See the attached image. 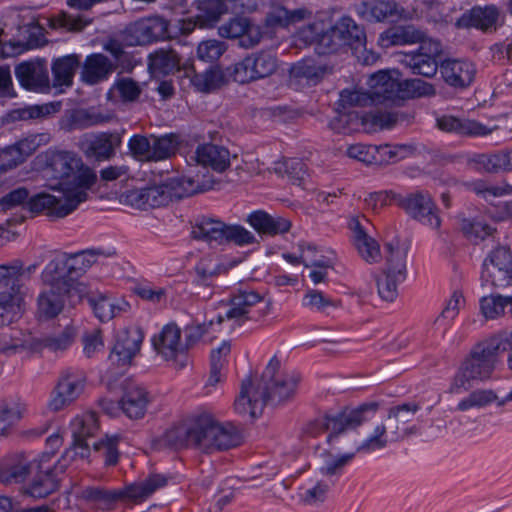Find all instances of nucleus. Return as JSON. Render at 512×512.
I'll return each instance as SVG.
<instances>
[{"mask_svg": "<svg viewBox=\"0 0 512 512\" xmlns=\"http://www.w3.org/2000/svg\"><path fill=\"white\" fill-rule=\"evenodd\" d=\"M229 156L227 148L212 143L201 144L195 151V160L198 164L220 173L230 166Z\"/></svg>", "mask_w": 512, "mask_h": 512, "instance_id": "obj_35", "label": "nucleus"}, {"mask_svg": "<svg viewBox=\"0 0 512 512\" xmlns=\"http://www.w3.org/2000/svg\"><path fill=\"white\" fill-rule=\"evenodd\" d=\"M201 415L196 416L191 425L177 424L168 428L160 438L161 443L174 450L186 448L190 445L199 446L201 444Z\"/></svg>", "mask_w": 512, "mask_h": 512, "instance_id": "obj_23", "label": "nucleus"}, {"mask_svg": "<svg viewBox=\"0 0 512 512\" xmlns=\"http://www.w3.org/2000/svg\"><path fill=\"white\" fill-rule=\"evenodd\" d=\"M86 377L82 373L67 372L62 375L51 393L50 410L60 411L73 403L83 392Z\"/></svg>", "mask_w": 512, "mask_h": 512, "instance_id": "obj_20", "label": "nucleus"}, {"mask_svg": "<svg viewBox=\"0 0 512 512\" xmlns=\"http://www.w3.org/2000/svg\"><path fill=\"white\" fill-rule=\"evenodd\" d=\"M115 63L103 53H91L81 63L80 80L87 85L107 81L115 71Z\"/></svg>", "mask_w": 512, "mask_h": 512, "instance_id": "obj_29", "label": "nucleus"}, {"mask_svg": "<svg viewBox=\"0 0 512 512\" xmlns=\"http://www.w3.org/2000/svg\"><path fill=\"white\" fill-rule=\"evenodd\" d=\"M98 429L99 424L94 413H89L87 415H83L82 417H76L72 421L73 441L71 443L70 449L65 451L63 461L58 460L52 467L48 466L46 470H51L53 476L59 478V474L65 473L68 467V463L65 458L69 456L71 452H73L71 459H73L75 456H79L80 458L88 457L90 455V447L87 439L94 436Z\"/></svg>", "mask_w": 512, "mask_h": 512, "instance_id": "obj_9", "label": "nucleus"}, {"mask_svg": "<svg viewBox=\"0 0 512 512\" xmlns=\"http://www.w3.org/2000/svg\"><path fill=\"white\" fill-rule=\"evenodd\" d=\"M403 74L397 78L392 103L399 104L401 101L413 98L435 95V88L432 84L421 79H403Z\"/></svg>", "mask_w": 512, "mask_h": 512, "instance_id": "obj_36", "label": "nucleus"}, {"mask_svg": "<svg viewBox=\"0 0 512 512\" xmlns=\"http://www.w3.org/2000/svg\"><path fill=\"white\" fill-rule=\"evenodd\" d=\"M250 19L244 16H235L227 23L219 28L221 36L231 39H238L242 37L243 33L248 29Z\"/></svg>", "mask_w": 512, "mask_h": 512, "instance_id": "obj_63", "label": "nucleus"}, {"mask_svg": "<svg viewBox=\"0 0 512 512\" xmlns=\"http://www.w3.org/2000/svg\"><path fill=\"white\" fill-rule=\"evenodd\" d=\"M361 17L368 22H397L407 19L406 10L395 0H367L360 5Z\"/></svg>", "mask_w": 512, "mask_h": 512, "instance_id": "obj_26", "label": "nucleus"}, {"mask_svg": "<svg viewBox=\"0 0 512 512\" xmlns=\"http://www.w3.org/2000/svg\"><path fill=\"white\" fill-rule=\"evenodd\" d=\"M278 69V59L271 51L260 50L246 55L244 58L226 68L233 81L248 84L273 75Z\"/></svg>", "mask_w": 512, "mask_h": 512, "instance_id": "obj_8", "label": "nucleus"}, {"mask_svg": "<svg viewBox=\"0 0 512 512\" xmlns=\"http://www.w3.org/2000/svg\"><path fill=\"white\" fill-rule=\"evenodd\" d=\"M401 76L398 69L379 70L371 76L374 93L382 98V101L392 102L397 78Z\"/></svg>", "mask_w": 512, "mask_h": 512, "instance_id": "obj_49", "label": "nucleus"}, {"mask_svg": "<svg viewBox=\"0 0 512 512\" xmlns=\"http://www.w3.org/2000/svg\"><path fill=\"white\" fill-rule=\"evenodd\" d=\"M460 228L464 236L474 243L486 239L495 230L485 221L478 218H464Z\"/></svg>", "mask_w": 512, "mask_h": 512, "instance_id": "obj_55", "label": "nucleus"}, {"mask_svg": "<svg viewBox=\"0 0 512 512\" xmlns=\"http://www.w3.org/2000/svg\"><path fill=\"white\" fill-rule=\"evenodd\" d=\"M354 246L359 255L367 263H377L381 259V251L379 243L367 234L365 228L357 223L354 231Z\"/></svg>", "mask_w": 512, "mask_h": 512, "instance_id": "obj_46", "label": "nucleus"}, {"mask_svg": "<svg viewBox=\"0 0 512 512\" xmlns=\"http://www.w3.org/2000/svg\"><path fill=\"white\" fill-rule=\"evenodd\" d=\"M20 404L15 401H3L0 406V437L8 434L10 428L21 419Z\"/></svg>", "mask_w": 512, "mask_h": 512, "instance_id": "obj_59", "label": "nucleus"}, {"mask_svg": "<svg viewBox=\"0 0 512 512\" xmlns=\"http://www.w3.org/2000/svg\"><path fill=\"white\" fill-rule=\"evenodd\" d=\"M15 76L19 84L28 91L49 92L50 79L45 58H35L16 65Z\"/></svg>", "mask_w": 512, "mask_h": 512, "instance_id": "obj_18", "label": "nucleus"}, {"mask_svg": "<svg viewBox=\"0 0 512 512\" xmlns=\"http://www.w3.org/2000/svg\"><path fill=\"white\" fill-rule=\"evenodd\" d=\"M151 343L157 354L166 361L176 362L178 357L184 358L181 329L174 322L164 325L158 334L153 335Z\"/></svg>", "mask_w": 512, "mask_h": 512, "instance_id": "obj_27", "label": "nucleus"}, {"mask_svg": "<svg viewBox=\"0 0 512 512\" xmlns=\"http://www.w3.org/2000/svg\"><path fill=\"white\" fill-rule=\"evenodd\" d=\"M225 50L226 45L224 42L215 39H209L202 41L198 45L197 55L200 60L213 63L221 57Z\"/></svg>", "mask_w": 512, "mask_h": 512, "instance_id": "obj_62", "label": "nucleus"}, {"mask_svg": "<svg viewBox=\"0 0 512 512\" xmlns=\"http://www.w3.org/2000/svg\"><path fill=\"white\" fill-rule=\"evenodd\" d=\"M62 104L60 101H53L44 104L29 105L23 108L10 110L4 117L7 123L22 120L39 119L47 117L60 111Z\"/></svg>", "mask_w": 512, "mask_h": 512, "instance_id": "obj_42", "label": "nucleus"}, {"mask_svg": "<svg viewBox=\"0 0 512 512\" xmlns=\"http://www.w3.org/2000/svg\"><path fill=\"white\" fill-rule=\"evenodd\" d=\"M386 253V269L384 274L377 279L379 296L392 302L398 295V284L406 278L407 249L400 246V239L394 237L384 244Z\"/></svg>", "mask_w": 512, "mask_h": 512, "instance_id": "obj_7", "label": "nucleus"}, {"mask_svg": "<svg viewBox=\"0 0 512 512\" xmlns=\"http://www.w3.org/2000/svg\"><path fill=\"white\" fill-rule=\"evenodd\" d=\"M398 207L422 225L432 229H439L441 226L439 209L427 191L400 194Z\"/></svg>", "mask_w": 512, "mask_h": 512, "instance_id": "obj_13", "label": "nucleus"}, {"mask_svg": "<svg viewBox=\"0 0 512 512\" xmlns=\"http://www.w3.org/2000/svg\"><path fill=\"white\" fill-rule=\"evenodd\" d=\"M437 124L442 131L465 137H483L492 132V129L479 121L452 115H444L438 118Z\"/></svg>", "mask_w": 512, "mask_h": 512, "instance_id": "obj_33", "label": "nucleus"}, {"mask_svg": "<svg viewBox=\"0 0 512 512\" xmlns=\"http://www.w3.org/2000/svg\"><path fill=\"white\" fill-rule=\"evenodd\" d=\"M201 427V444L207 441L219 451L238 447L243 442V436L234 424H220L209 414H201Z\"/></svg>", "mask_w": 512, "mask_h": 512, "instance_id": "obj_15", "label": "nucleus"}, {"mask_svg": "<svg viewBox=\"0 0 512 512\" xmlns=\"http://www.w3.org/2000/svg\"><path fill=\"white\" fill-rule=\"evenodd\" d=\"M88 198L87 192H76L65 196V200L55 197L54 195L46 192L37 193L25 203V209L28 210L32 216L44 214L50 219H60L68 216L78 205Z\"/></svg>", "mask_w": 512, "mask_h": 512, "instance_id": "obj_11", "label": "nucleus"}, {"mask_svg": "<svg viewBox=\"0 0 512 512\" xmlns=\"http://www.w3.org/2000/svg\"><path fill=\"white\" fill-rule=\"evenodd\" d=\"M479 169L489 173L512 171V150H502L492 154H479L474 159Z\"/></svg>", "mask_w": 512, "mask_h": 512, "instance_id": "obj_48", "label": "nucleus"}, {"mask_svg": "<svg viewBox=\"0 0 512 512\" xmlns=\"http://www.w3.org/2000/svg\"><path fill=\"white\" fill-rule=\"evenodd\" d=\"M60 487V479L54 477L51 470L40 472L37 470L32 481L25 488V494L33 498H45Z\"/></svg>", "mask_w": 512, "mask_h": 512, "instance_id": "obj_47", "label": "nucleus"}, {"mask_svg": "<svg viewBox=\"0 0 512 512\" xmlns=\"http://www.w3.org/2000/svg\"><path fill=\"white\" fill-rule=\"evenodd\" d=\"M181 57L174 49H158L149 55V68L162 75L180 71Z\"/></svg>", "mask_w": 512, "mask_h": 512, "instance_id": "obj_45", "label": "nucleus"}, {"mask_svg": "<svg viewBox=\"0 0 512 512\" xmlns=\"http://www.w3.org/2000/svg\"><path fill=\"white\" fill-rule=\"evenodd\" d=\"M509 303H511L510 298L501 295L484 296L480 299V309L487 319H495L504 313Z\"/></svg>", "mask_w": 512, "mask_h": 512, "instance_id": "obj_60", "label": "nucleus"}, {"mask_svg": "<svg viewBox=\"0 0 512 512\" xmlns=\"http://www.w3.org/2000/svg\"><path fill=\"white\" fill-rule=\"evenodd\" d=\"M46 44L47 40L41 32H30L25 42L20 40H10L3 43L0 50V57L3 59L13 57L25 51L43 47Z\"/></svg>", "mask_w": 512, "mask_h": 512, "instance_id": "obj_51", "label": "nucleus"}, {"mask_svg": "<svg viewBox=\"0 0 512 512\" xmlns=\"http://www.w3.org/2000/svg\"><path fill=\"white\" fill-rule=\"evenodd\" d=\"M86 300L95 317L101 322H107L116 316V305L109 297L102 294H92L88 295Z\"/></svg>", "mask_w": 512, "mask_h": 512, "instance_id": "obj_58", "label": "nucleus"}, {"mask_svg": "<svg viewBox=\"0 0 512 512\" xmlns=\"http://www.w3.org/2000/svg\"><path fill=\"white\" fill-rule=\"evenodd\" d=\"M127 485L122 489H105L102 487H87L82 492V497L87 502H93L102 506L103 509L110 510L119 501L129 500Z\"/></svg>", "mask_w": 512, "mask_h": 512, "instance_id": "obj_40", "label": "nucleus"}, {"mask_svg": "<svg viewBox=\"0 0 512 512\" xmlns=\"http://www.w3.org/2000/svg\"><path fill=\"white\" fill-rule=\"evenodd\" d=\"M195 281L198 284L210 285L212 280L219 275L220 265L214 263L211 259L201 258L195 265Z\"/></svg>", "mask_w": 512, "mask_h": 512, "instance_id": "obj_61", "label": "nucleus"}, {"mask_svg": "<svg viewBox=\"0 0 512 512\" xmlns=\"http://www.w3.org/2000/svg\"><path fill=\"white\" fill-rule=\"evenodd\" d=\"M501 354V336H493L473 346L454 375L450 391L461 393L472 387L473 381L491 377Z\"/></svg>", "mask_w": 512, "mask_h": 512, "instance_id": "obj_3", "label": "nucleus"}, {"mask_svg": "<svg viewBox=\"0 0 512 512\" xmlns=\"http://www.w3.org/2000/svg\"><path fill=\"white\" fill-rule=\"evenodd\" d=\"M120 410L130 420H141L145 417L153 396L147 387L137 380L126 378L120 385Z\"/></svg>", "mask_w": 512, "mask_h": 512, "instance_id": "obj_14", "label": "nucleus"}, {"mask_svg": "<svg viewBox=\"0 0 512 512\" xmlns=\"http://www.w3.org/2000/svg\"><path fill=\"white\" fill-rule=\"evenodd\" d=\"M79 68H81L80 54L72 53L54 57L51 62L53 87H71Z\"/></svg>", "mask_w": 512, "mask_h": 512, "instance_id": "obj_34", "label": "nucleus"}, {"mask_svg": "<svg viewBox=\"0 0 512 512\" xmlns=\"http://www.w3.org/2000/svg\"><path fill=\"white\" fill-rule=\"evenodd\" d=\"M76 336V329L72 325H66L58 335L31 338L29 350L38 352L44 348L52 351L65 350L72 345Z\"/></svg>", "mask_w": 512, "mask_h": 512, "instance_id": "obj_41", "label": "nucleus"}, {"mask_svg": "<svg viewBox=\"0 0 512 512\" xmlns=\"http://www.w3.org/2000/svg\"><path fill=\"white\" fill-rule=\"evenodd\" d=\"M305 41L314 43L319 55L337 53L341 49L358 50L366 42V34L355 20L347 15L325 27L323 21H314L302 30Z\"/></svg>", "mask_w": 512, "mask_h": 512, "instance_id": "obj_1", "label": "nucleus"}, {"mask_svg": "<svg viewBox=\"0 0 512 512\" xmlns=\"http://www.w3.org/2000/svg\"><path fill=\"white\" fill-rule=\"evenodd\" d=\"M96 180L95 172L82 162L81 167L73 171L67 183L69 190H63V193L66 196L76 192H86L84 189H90Z\"/></svg>", "mask_w": 512, "mask_h": 512, "instance_id": "obj_54", "label": "nucleus"}, {"mask_svg": "<svg viewBox=\"0 0 512 512\" xmlns=\"http://www.w3.org/2000/svg\"><path fill=\"white\" fill-rule=\"evenodd\" d=\"M26 348L29 349V341L22 337L20 330L8 326L0 331L1 354L10 356Z\"/></svg>", "mask_w": 512, "mask_h": 512, "instance_id": "obj_53", "label": "nucleus"}, {"mask_svg": "<svg viewBox=\"0 0 512 512\" xmlns=\"http://www.w3.org/2000/svg\"><path fill=\"white\" fill-rule=\"evenodd\" d=\"M193 182L185 177H168L160 184H148L141 188L127 190L124 194V202L136 209L148 210L167 206L173 199H182L190 196L194 189Z\"/></svg>", "mask_w": 512, "mask_h": 512, "instance_id": "obj_5", "label": "nucleus"}, {"mask_svg": "<svg viewBox=\"0 0 512 512\" xmlns=\"http://www.w3.org/2000/svg\"><path fill=\"white\" fill-rule=\"evenodd\" d=\"M380 407L379 402L369 401L359 405L344 406L336 412H326L321 419L310 421L306 433L316 437L322 432H328L327 443L333 445L349 431L356 430L364 423L373 419Z\"/></svg>", "mask_w": 512, "mask_h": 512, "instance_id": "obj_4", "label": "nucleus"}, {"mask_svg": "<svg viewBox=\"0 0 512 512\" xmlns=\"http://www.w3.org/2000/svg\"><path fill=\"white\" fill-rule=\"evenodd\" d=\"M193 239L207 243L209 246H227L234 244L238 247L257 243L250 231L240 224H227L220 219L202 216L192 227Z\"/></svg>", "mask_w": 512, "mask_h": 512, "instance_id": "obj_6", "label": "nucleus"}, {"mask_svg": "<svg viewBox=\"0 0 512 512\" xmlns=\"http://www.w3.org/2000/svg\"><path fill=\"white\" fill-rule=\"evenodd\" d=\"M246 222L260 235L274 237L290 231L292 223L282 216H272L264 210H255L247 215Z\"/></svg>", "mask_w": 512, "mask_h": 512, "instance_id": "obj_31", "label": "nucleus"}, {"mask_svg": "<svg viewBox=\"0 0 512 512\" xmlns=\"http://www.w3.org/2000/svg\"><path fill=\"white\" fill-rule=\"evenodd\" d=\"M423 33L411 25L392 26L380 33L378 44L382 48L422 42Z\"/></svg>", "mask_w": 512, "mask_h": 512, "instance_id": "obj_37", "label": "nucleus"}, {"mask_svg": "<svg viewBox=\"0 0 512 512\" xmlns=\"http://www.w3.org/2000/svg\"><path fill=\"white\" fill-rule=\"evenodd\" d=\"M252 387V378L247 376L241 382L240 395L234 402V409L239 414H246L249 412L252 418H258L262 410H260L261 398H251L249 396Z\"/></svg>", "mask_w": 512, "mask_h": 512, "instance_id": "obj_52", "label": "nucleus"}, {"mask_svg": "<svg viewBox=\"0 0 512 512\" xmlns=\"http://www.w3.org/2000/svg\"><path fill=\"white\" fill-rule=\"evenodd\" d=\"M151 147V154L148 156V161H161L175 155L179 145L180 138L175 133H168L162 136H153Z\"/></svg>", "mask_w": 512, "mask_h": 512, "instance_id": "obj_50", "label": "nucleus"}, {"mask_svg": "<svg viewBox=\"0 0 512 512\" xmlns=\"http://www.w3.org/2000/svg\"><path fill=\"white\" fill-rule=\"evenodd\" d=\"M143 339L144 335L139 328L119 333L108 356L111 365L118 368L129 366L139 353Z\"/></svg>", "mask_w": 512, "mask_h": 512, "instance_id": "obj_22", "label": "nucleus"}, {"mask_svg": "<svg viewBox=\"0 0 512 512\" xmlns=\"http://www.w3.org/2000/svg\"><path fill=\"white\" fill-rule=\"evenodd\" d=\"M121 143V135L118 132H100L82 141L81 149L88 159L101 162L114 157L115 150Z\"/></svg>", "mask_w": 512, "mask_h": 512, "instance_id": "obj_25", "label": "nucleus"}, {"mask_svg": "<svg viewBox=\"0 0 512 512\" xmlns=\"http://www.w3.org/2000/svg\"><path fill=\"white\" fill-rule=\"evenodd\" d=\"M24 298L17 285H9L0 279V328L9 326L21 318Z\"/></svg>", "mask_w": 512, "mask_h": 512, "instance_id": "obj_28", "label": "nucleus"}, {"mask_svg": "<svg viewBox=\"0 0 512 512\" xmlns=\"http://www.w3.org/2000/svg\"><path fill=\"white\" fill-rule=\"evenodd\" d=\"M169 21L162 16L154 15L139 19L132 23L128 32L133 38L131 45H147L168 36Z\"/></svg>", "mask_w": 512, "mask_h": 512, "instance_id": "obj_21", "label": "nucleus"}, {"mask_svg": "<svg viewBox=\"0 0 512 512\" xmlns=\"http://www.w3.org/2000/svg\"><path fill=\"white\" fill-rule=\"evenodd\" d=\"M482 279L493 286H506L512 280V252L505 246H497L489 252L482 264Z\"/></svg>", "mask_w": 512, "mask_h": 512, "instance_id": "obj_17", "label": "nucleus"}, {"mask_svg": "<svg viewBox=\"0 0 512 512\" xmlns=\"http://www.w3.org/2000/svg\"><path fill=\"white\" fill-rule=\"evenodd\" d=\"M98 429L99 424L94 413H89L87 415H83L82 417H76L72 421L73 441L71 443L70 449L65 451L63 461L58 460L52 467L48 466L46 470H51L53 476L59 478V474L65 473L68 467V463L65 458L69 456L71 452H73L71 459H73L75 456H79L80 458L88 457L90 455V447L87 439L94 436Z\"/></svg>", "mask_w": 512, "mask_h": 512, "instance_id": "obj_10", "label": "nucleus"}, {"mask_svg": "<svg viewBox=\"0 0 512 512\" xmlns=\"http://www.w3.org/2000/svg\"><path fill=\"white\" fill-rule=\"evenodd\" d=\"M440 74L448 86L463 90L474 82L476 67L467 60L447 58L440 63Z\"/></svg>", "mask_w": 512, "mask_h": 512, "instance_id": "obj_24", "label": "nucleus"}, {"mask_svg": "<svg viewBox=\"0 0 512 512\" xmlns=\"http://www.w3.org/2000/svg\"><path fill=\"white\" fill-rule=\"evenodd\" d=\"M261 5H269L264 24L267 28L288 27V9L279 0H259Z\"/></svg>", "mask_w": 512, "mask_h": 512, "instance_id": "obj_57", "label": "nucleus"}, {"mask_svg": "<svg viewBox=\"0 0 512 512\" xmlns=\"http://www.w3.org/2000/svg\"><path fill=\"white\" fill-rule=\"evenodd\" d=\"M55 289H50L39 294L37 299V317L40 321L50 320L59 315L64 308V296Z\"/></svg>", "mask_w": 512, "mask_h": 512, "instance_id": "obj_44", "label": "nucleus"}, {"mask_svg": "<svg viewBox=\"0 0 512 512\" xmlns=\"http://www.w3.org/2000/svg\"><path fill=\"white\" fill-rule=\"evenodd\" d=\"M182 479L179 473H150L143 481L127 485L126 492L129 500L146 499L159 489L180 484Z\"/></svg>", "mask_w": 512, "mask_h": 512, "instance_id": "obj_30", "label": "nucleus"}, {"mask_svg": "<svg viewBox=\"0 0 512 512\" xmlns=\"http://www.w3.org/2000/svg\"><path fill=\"white\" fill-rule=\"evenodd\" d=\"M120 441V436H106L103 439H100L93 443V449L96 453H99L104 460V465L106 467H112L117 465L119 461V450L118 444Z\"/></svg>", "mask_w": 512, "mask_h": 512, "instance_id": "obj_56", "label": "nucleus"}, {"mask_svg": "<svg viewBox=\"0 0 512 512\" xmlns=\"http://www.w3.org/2000/svg\"><path fill=\"white\" fill-rule=\"evenodd\" d=\"M301 376L297 371L284 373L278 377L268 379L260 393V410L268 404L278 405L290 399L296 392Z\"/></svg>", "mask_w": 512, "mask_h": 512, "instance_id": "obj_19", "label": "nucleus"}, {"mask_svg": "<svg viewBox=\"0 0 512 512\" xmlns=\"http://www.w3.org/2000/svg\"><path fill=\"white\" fill-rule=\"evenodd\" d=\"M100 249H87L76 253H60L51 259L41 273L42 282L60 293L77 290L80 278L97 261Z\"/></svg>", "mask_w": 512, "mask_h": 512, "instance_id": "obj_2", "label": "nucleus"}, {"mask_svg": "<svg viewBox=\"0 0 512 512\" xmlns=\"http://www.w3.org/2000/svg\"><path fill=\"white\" fill-rule=\"evenodd\" d=\"M38 264L34 263L26 268L21 260L15 259L8 264L0 265V279L9 285H17V290L21 291L25 282L30 280L36 272Z\"/></svg>", "mask_w": 512, "mask_h": 512, "instance_id": "obj_43", "label": "nucleus"}, {"mask_svg": "<svg viewBox=\"0 0 512 512\" xmlns=\"http://www.w3.org/2000/svg\"><path fill=\"white\" fill-rule=\"evenodd\" d=\"M499 17V11L494 5L485 7L474 6L464 12L455 22L458 29L476 28L488 31L495 26Z\"/></svg>", "mask_w": 512, "mask_h": 512, "instance_id": "obj_32", "label": "nucleus"}, {"mask_svg": "<svg viewBox=\"0 0 512 512\" xmlns=\"http://www.w3.org/2000/svg\"><path fill=\"white\" fill-rule=\"evenodd\" d=\"M38 163L51 179L58 180L55 189L69 190L67 183L73 171L82 165V159L76 153L65 150L48 149L37 157Z\"/></svg>", "mask_w": 512, "mask_h": 512, "instance_id": "obj_12", "label": "nucleus"}, {"mask_svg": "<svg viewBox=\"0 0 512 512\" xmlns=\"http://www.w3.org/2000/svg\"><path fill=\"white\" fill-rule=\"evenodd\" d=\"M441 61L443 60L440 43L422 41L416 51L405 54L402 62L412 74L432 78L438 70L440 71Z\"/></svg>", "mask_w": 512, "mask_h": 512, "instance_id": "obj_16", "label": "nucleus"}, {"mask_svg": "<svg viewBox=\"0 0 512 512\" xmlns=\"http://www.w3.org/2000/svg\"><path fill=\"white\" fill-rule=\"evenodd\" d=\"M329 67L318 63L314 58H303L294 63L290 69V77L305 81L308 85H317L328 72Z\"/></svg>", "mask_w": 512, "mask_h": 512, "instance_id": "obj_38", "label": "nucleus"}, {"mask_svg": "<svg viewBox=\"0 0 512 512\" xmlns=\"http://www.w3.org/2000/svg\"><path fill=\"white\" fill-rule=\"evenodd\" d=\"M193 4L198 11L196 20L200 27H215L221 16L228 12L226 0H194Z\"/></svg>", "mask_w": 512, "mask_h": 512, "instance_id": "obj_39", "label": "nucleus"}, {"mask_svg": "<svg viewBox=\"0 0 512 512\" xmlns=\"http://www.w3.org/2000/svg\"><path fill=\"white\" fill-rule=\"evenodd\" d=\"M285 172L292 184L304 185L307 176L306 164L298 158H290L284 162Z\"/></svg>", "mask_w": 512, "mask_h": 512, "instance_id": "obj_64", "label": "nucleus"}]
</instances>
